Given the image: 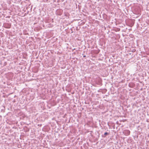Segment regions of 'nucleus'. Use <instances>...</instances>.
Returning <instances> with one entry per match:
<instances>
[{"instance_id": "1", "label": "nucleus", "mask_w": 149, "mask_h": 149, "mask_svg": "<svg viewBox=\"0 0 149 149\" xmlns=\"http://www.w3.org/2000/svg\"><path fill=\"white\" fill-rule=\"evenodd\" d=\"M108 134V133L107 132H106L104 133V135L105 136L107 135Z\"/></svg>"}]
</instances>
